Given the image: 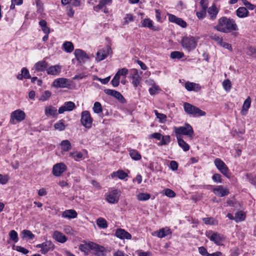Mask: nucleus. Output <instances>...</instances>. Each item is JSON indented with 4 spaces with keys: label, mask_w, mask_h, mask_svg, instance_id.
<instances>
[{
    "label": "nucleus",
    "mask_w": 256,
    "mask_h": 256,
    "mask_svg": "<svg viewBox=\"0 0 256 256\" xmlns=\"http://www.w3.org/2000/svg\"><path fill=\"white\" fill-rule=\"evenodd\" d=\"M214 28L218 32L228 33L238 30V26L232 18L222 16L218 19V24L214 26Z\"/></svg>",
    "instance_id": "obj_1"
},
{
    "label": "nucleus",
    "mask_w": 256,
    "mask_h": 256,
    "mask_svg": "<svg viewBox=\"0 0 256 256\" xmlns=\"http://www.w3.org/2000/svg\"><path fill=\"white\" fill-rule=\"evenodd\" d=\"M197 42L198 40L194 36H184L182 40V45L184 48L190 52L196 48Z\"/></svg>",
    "instance_id": "obj_2"
},
{
    "label": "nucleus",
    "mask_w": 256,
    "mask_h": 256,
    "mask_svg": "<svg viewBox=\"0 0 256 256\" xmlns=\"http://www.w3.org/2000/svg\"><path fill=\"white\" fill-rule=\"evenodd\" d=\"M175 133L176 136L180 134L186 135L192 139L194 135V130L192 126L188 124H186L184 126L175 128Z\"/></svg>",
    "instance_id": "obj_3"
},
{
    "label": "nucleus",
    "mask_w": 256,
    "mask_h": 256,
    "mask_svg": "<svg viewBox=\"0 0 256 256\" xmlns=\"http://www.w3.org/2000/svg\"><path fill=\"white\" fill-rule=\"evenodd\" d=\"M184 108L186 113L194 116H203L206 114L204 112L188 102L184 104Z\"/></svg>",
    "instance_id": "obj_4"
},
{
    "label": "nucleus",
    "mask_w": 256,
    "mask_h": 256,
    "mask_svg": "<svg viewBox=\"0 0 256 256\" xmlns=\"http://www.w3.org/2000/svg\"><path fill=\"white\" fill-rule=\"evenodd\" d=\"M92 118L90 112L88 110H84L81 113L80 122L86 128L90 129L92 126Z\"/></svg>",
    "instance_id": "obj_5"
},
{
    "label": "nucleus",
    "mask_w": 256,
    "mask_h": 256,
    "mask_svg": "<svg viewBox=\"0 0 256 256\" xmlns=\"http://www.w3.org/2000/svg\"><path fill=\"white\" fill-rule=\"evenodd\" d=\"M214 163L216 168L222 174L227 178H229L228 168L221 159L216 158L214 160Z\"/></svg>",
    "instance_id": "obj_6"
},
{
    "label": "nucleus",
    "mask_w": 256,
    "mask_h": 256,
    "mask_svg": "<svg viewBox=\"0 0 256 256\" xmlns=\"http://www.w3.org/2000/svg\"><path fill=\"white\" fill-rule=\"evenodd\" d=\"M37 248H40V252L42 254H46L48 252L52 251L55 246L52 242L50 240H46L40 244H38L36 246Z\"/></svg>",
    "instance_id": "obj_7"
},
{
    "label": "nucleus",
    "mask_w": 256,
    "mask_h": 256,
    "mask_svg": "<svg viewBox=\"0 0 256 256\" xmlns=\"http://www.w3.org/2000/svg\"><path fill=\"white\" fill-rule=\"evenodd\" d=\"M26 114L24 112L20 110H17L12 112L10 115V122L14 124V120L18 122H22L24 120Z\"/></svg>",
    "instance_id": "obj_8"
},
{
    "label": "nucleus",
    "mask_w": 256,
    "mask_h": 256,
    "mask_svg": "<svg viewBox=\"0 0 256 256\" xmlns=\"http://www.w3.org/2000/svg\"><path fill=\"white\" fill-rule=\"evenodd\" d=\"M206 236L211 241H212L218 246L221 245V242L224 239V236L218 232H209L206 234Z\"/></svg>",
    "instance_id": "obj_9"
},
{
    "label": "nucleus",
    "mask_w": 256,
    "mask_h": 256,
    "mask_svg": "<svg viewBox=\"0 0 256 256\" xmlns=\"http://www.w3.org/2000/svg\"><path fill=\"white\" fill-rule=\"evenodd\" d=\"M66 170V166L62 162L54 164L52 168V174L56 176H60Z\"/></svg>",
    "instance_id": "obj_10"
},
{
    "label": "nucleus",
    "mask_w": 256,
    "mask_h": 256,
    "mask_svg": "<svg viewBox=\"0 0 256 256\" xmlns=\"http://www.w3.org/2000/svg\"><path fill=\"white\" fill-rule=\"evenodd\" d=\"M76 60L80 63H84L89 59V56L86 52L82 50L76 49L74 52Z\"/></svg>",
    "instance_id": "obj_11"
},
{
    "label": "nucleus",
    "mask_w": 256,
    "mask_h": 256,
    "mask_svg": "<svg viewBox=\"0 0 256 256\" xmlns=\"http://www.w3.org/2000/svg\"><path fill=\"white\" fill-rule=\"evenodd\" d=\"M104 92L106 94L112 96L116 98L121 103L124 104L126 102V100H125L123 96L118 91L110 89H106L104 90Z\"/></svg>",
    "instance_id": "obj_12"
},
{
    "label": "nucleus",
    "mask_w": 256,
    "mask_h": 256,
    "mask_svg": "<svg viewBox=\"0 0 256 256\" xmlns=\"http://www.w3.org/2000/svg\"><path fill=\"white\" fill-rule=\"evenodd\" d=\"M130 78L132 80V84L134 87H137L140 84L142 78L138 74V70L136 68L130 70Z\"/></svg>",
    "instance_id": "obj_13"
},
{
    "label": "nucleus",
    "mask_w": 256,
    "mask_h": 256,
    "mask_svg": "<svg viewBox=\"0 0 256 256\" xmlns=\"http://www.w3.org/2000/svg\"><path fill=\"white\" fill-rule=\"evenodd\" d=\"M112 52L111 48L110 46H107L106 50H100L96 53V60L98 61H101L105 59L107 56Z\"/></svg>",
    "instance_id": "obj_14"
},
{
    "label": "nucleus",
    "mask_w": 256,
    "mask_h": 256,
    "mask_svg": "<svg viewBox=\"0 0 256 256\" xmlns=\"http://www.w3.org/2000/svg\"><path fill=\"white\" fill-rule=\"evenodd\" d=\"M52 86L55 88H68L70 84L68 80L66 78H58L52 82Z\"/></svg>",
    "instance_id": "obj_15"
},
{
    "label": "nucleus",
    "mask_w": 256,
    "mask_h": 256,
    "mask_svg": "<svg viewBox=\"0 0 256 256\" xmlns=\"http://www.w3.org/2000/svg\"><path fill=\"white\" fill-rule=\"evenodd\" d=\"M76 108L75 104L72 102H67L64 103V104L60 106L58 112L59 114H63L66 111H72Z\"/></svg>",
    "instance_id": "obj_16"
},
{
    "label": "nucleus",
    "mask_w": 256,
    "mask_h": 256,
    "mask_svg": "<svg viewBox=\"0 0 256 256\" xmlns=\"http://www.w3.org/2000/svg\"><path fill=\"white\" fill-rule=\"evenodd\" d=\"M212 192L216 195L220 197L227 196L229 194L228 190L226 188H224L222 185L214 188Z\"/></svg>",
    "instance_id": "obj_17"
},
{
    "label": "nucleus",
    "mask_w": 256,
    "mask_h": 256,
    "mask_svg": "<svg viewBox=\"0 0 256 256\" xmlns=\"http://www.w3.org/2000/svg\"><path fill=\"white\" fill-rule=\"evenodd\" d=\"M118 190H114L112 191L108 194L106 196V200L110 204H114L118 202L119 198L118 196Z\"/></svg>",
    "instance_id": "obj_18"
},
{
    "label": "nucleus",
    "mask_w": 256,
    "mask_h": 256,
    "mask_svg": "<svg viewBox=\"0 0 256 256\" xmlns=\"http://www.w3.org/2000/svg\"><path fill=\"white\" fill-rule=\"evenodd\" d=\"M169 20L170 22H174L182 28H186L187 26L186 23L182 18L176 17L173 14H170L168 16Z\"/></svg>",
    "instance_id": "obj_19"
},
{
    "label": "nucleus",
    "mask_w": 256,
    "mask_h": 256,
    "mask_svg": "<svg viewBox=\"0 0 256 256\" xmlns=\"http://www.w3.org/2000/svg\"><path fill=\"white\" fill-rule=\"evenodd\" d=\"M52 238L56 241L60 243H64L68 240V238L62 232L56 230L54 232Z\"/></svg>",
    "instance_id": "obj_20"
},
{
    "label": "nucleus",
    "mask_w": 256,
    "mask_h": 256,
    "mask_svg": "<svg viewBox=\"0 0 256 256\" xmlns=\"http://www.w3.org/2000/svg\"><path fill=\"white\" fill-rule=\"evenodd\" d=\"M172 234L170 230L168 227H166L160 229L159 230L156 231L153 234L160 238H164Z\"/></svg>",
    "instance_id": "obj_21"
},
{
    "label": "nucleus",
    "mask_w": 256,
    "mask_h": 256,
    "mask_svg": "<svg viewBox=\"0 0 256 256\" xmlns=\"http://www.w3.org/2000/svg\"><path fill=\"white\" fill-rule=\"evenodd\" d=\"M115 235L118 238L121 239L126 238L130 240L132 238L131 234L123 229H118L116 232Z\"/></svg>",
    "instance_id": "obj_22"
},
{
    "label": "nucleus",
    "mask_w": 256,
    "mask_h": 256,
    "mask_svg": "<svg viewBox=\"0 0 256 256\" xmlns=\"http://www.w3.org/2000/svg\"><path fill=\"white\" fill-rule=\"evenodd\" d=\"M184 87L188 91L198 92L201 89L199 84L189 82H186Z\"/></svg>",
    "instance_id": "obj_23"
},
{
    "label": "nucleus",
    "mask_w": 256,
    "mask_h": 256,
    "mask_svg": "<svg viewBox=\"0 0 256 256\" xmlns=\"http://www.w3.org/2000/svg\"><path fill=\"white\" fill-rule=\"evenodd\" d=\"M48 66V64L45 60H40L36 62L34 68L37 72H44Z\"/></svg>",
    "instance_id": "obj_24"
},
{
    "label": "nucleus",
    "mask_w": 256,
    "mask_h": 256,
    "mask_svg": "<svg viewBox=\"0 0 256 256\" xmlns=\"http://www.w3.org/2000/svg\"><path fill=\"white\" fill-rule=\"evenodd\" d=\"M218 12L219 10L216 5L213 4L212 6L210 7L208 10V12L210 17V19L212 20H215L216 18Z\"/></svg>",
    "instance_id": "obj_25"
},
{
    "label": "nucleus",
    "mask_w": 256,
    "mask_h": 256,
    "mask_svg": "<svg viewBox=\"0 0 256 256\" xmlns=\"http://www.w3.org/2000/svg\"><path fill=\"white\" fill-rule=\"evenodd\" d=\"M142 27H147L150 29L154 30H158L159 28L153 25V22L150 18H145L142 22Z\"/></svg>",
    "instance_id": "obj_26"
},
{
    "label": "nucleus",
    "mask_w": 256,
    "mask_h": 256,
    "mask_svg": "<svg viewBox=\"0 0 256 256\" xmlns=\"http://www.w3.org/2000/svg\"><path fill=\"white\" fill-rule=\"evenodd\" d=\"M78 216L77 212L74 210H66L62 213V216L68 219L76 218Z\"/></svg>",
    "instance_id": "obj_27"
},
{
    "label": "nucleus",
    "mask_w": 256,
    "mask_h": 256,
    "mask_svg": "<svg viewBox=\"0 0 256 256\" xmlns=\"http://www.w3.org/2000/svg\"><path fill=\"white\" fill-rule=\"evenodd\" d=\"M61 71V66L59 65H55L49 67L46 70L48 74L57 75Z\"/></svg>",
    "instance_id": "obj_28"
},
{
    "label": "nucleus",
    "mask_w": 256,
    "mask_h": 256,
    "mask_svg": "<svg viewBox=\"0 0 256 256\" xmlns=\"http://www.w3.org/2000/svg\"><path fill=\"white\" fill-rule=\"evenodd\" d=\"M92 250H94L95 254L96 256H104L105 248L101 246L94 243Z\"/></svg>",
    "instance_id": "obj_29"
},
{
    "label": "nucleus",
    "mask_w": 256,
    "mask_h": 256,
    "mask_svg": "<svg viewBox=\"0 0 256 256\" xmlns=\"http://www.w3.org/2000/svg\"><path fill=\"white\" fill-rule=\"evenodd\" d=\"M249 12L245 7H240L236 10V14L240 18H246L248 16Z\"/></svg>",
    "instance_id": "obj_30"
},
{
    "label": "nucleus",
    "mask_w": 256,
    "mask_h": 256,
    "mask_svg": "<svg viewBox=\"0 0 256 256\" xmlns=\"http://www.w3.org/2000/svg\"><path fill=\"white\" fill-rule=\"evenodd\" d=\"M94 242H90L88 244H80L79 246V249L86 254H88L90 250L92 249Z\"/></svg>",
    "instance_id": "obj_31"
},
{
    "label": "nucleus",
    "mask_w": 256,
    "mask_h": 256,
    "mask_svg": "<svg viewBox=\"0 0 256 256\" xmlns=\"http://www.w3.org/2000/svg\"><path fill=\"white\" fill-rule=\"evenodd\" d=\"M16 78L18 80H22L23 78L28 79L31 78V77L28 70L26 68H23L21 70V74H18L16 76Z\"/></svg>",
    "instance_id": "obj_32"
},
{
    "label": "nucleus",
    "mask_w": 256,
    "mask_h": 256,
    "mask_svg": "<svg viewBox=\"0 0 256 256\" xmlns=\"http://www.w3.org/2000/svg\"><path fill=\"white\" fill-rule=\"evenodd\" d=\"M45 114L46 116H51L55 117L57 116V110L56 108L50 106L46 108L44 110Z\"/></svg>",
    "instance_id": "obj_33"
},
{
    "label": "nucleus",
    "mask_w": 256,
    "mask_h": 256,
    "mask_svg": "<svg viewBox=\"0 0 256 256\" xmlns=\"http://www.w3.org/2000/svg\"><path fill=\"white\" fill-rule=\"evenodd\" d=\"M178 142L179 146L182 148L184 152L188 151L190 150V146L186 143L180 136H176Z\"/></svg>",
    "instance_id": "obj_34"
},
{
    "label": "nucleus",
    "mask_w": 256,
    "mask_h": 256,
    "mask_svg": "<svg viewBox=\"0 0 256 256\" xmlns=\"http://www.w3.org/2000/svg\"><path fill=\"white\" fill-rule=\"evenodd\" d=\"M251 103L250 98L248 97L247 98L245 101L244 102V103L242 106V110L241 111V114L242 115H246L248 111V108L250 107Z\"/></svg>",
    "instance_id": "obj_35"
},
{
    "label": "nucleus",
    "mask_w": 256,
    "mask_h": 256,
    "mask_svg": "<svg viewBox=\"0 0 256 256\" xmlns=\"http://www.w3.org/2000/svg\"><path fill=\"white\" fill-rule=\"evenodd\" d=\"M61 149L64 152H68L72 148V145L68 140H64L60 143Z\"/></svg>",
    "instance_id": "obj_36"
},
{
    "label": "nucleus",
    "mask_w": 256,
    "mask_h": 256,
    "mask_svg": "<svg viewBox=\"0 0 256 256\" xmlns=\"http://www.w3.org/2000/svg\"><path fill=\"white\" fill-rule=\"evenodd\" d=\"M62 48L64 50L68 52H72L74 49V46L72 43L70 42H66L62 44Z\"/></svg>",
    "instance_id": "obj_37"
},
{
    "label": "nucleus",
    "mask_w": 256,
    "mask_h": 256,
    "mask_svg": "<svg viewBox=\"0 0 256 256\" xmlns=\"http://www.w3.org/2000/svg\"><path fill=\"white\" fill-rule=\"evenodd\" d=\"M246 218V214L242 211H238L235 214L234 220L238 222L243 221Z\"/></svg>",
    "instance_id": "obj_38"
},
{
    "label": "nucleus",
    "mask_w": 256,
    "mask_h": 256,
    "mask_svg": "<svg viewBox=\"0 0 256 256\" xmlns=\"http://www.w3.org/2000/svg\"><path fill=\"white\" fill-rule=\"evenodd\" d=\"M129 153L132 158L135 160H140L142 158L140 154L136 150H130Z\"/></svg>",
    "instance_id": "obj_39"
},
{
    "label": "nucleus",
    "mask_w": 256,
    "mask_h": 256,
    "mask_svg": "<svg viewBox=\"0 0 256 256\" xmlns=\"http://www.w3.org/2000/svg\"><path fill=\"white\" fill-rule=\"evenodd\" d=\"M94 112L96 114H100L102 112V108L101 104L98 102H96L94 103L92 108Z\"/></svg>",
    "instance_id": "obj_40"
},
{
    "label": "nucleus",
    "mask_w": 256,
    "mask_h": 256,
    "mask_svg": "<svg viewBox=\"0 0 256 256\" xmlns=\"http://www.w3.org/2000/svg\"><path fill=\"white\" fill-rule=\"evenodd\" d=\"M96 224L98 226L102 228H106L108 227L106 220L102 218H99L97 219Z\"/></svg>",
    "instance_id": "obj_41"
},
{
    "label": "nucleus",
    "mask_w": 256,
    "mask_h": 256,
    "mask_svg": "<svg viewBox=\"0 0 256 256\" xmlns=\"http://www.w3.org/2000/svg\"><path fill=\"white\" fill-rule=\"evenodd\" d=\"M161 140L158 143V146L166 145L170 142V137L168 135L162 136Z\"/></svg>",
    "instance_id": "obj_42"
},
{
    "label": "nucleus",
    "mask_w": 256,
    "mask_h": 256,
    "mask_svg": "<svg viewBox=\"0 0 256 256\" xmlns=\"http://www.w3.org/2000/svg\"><path fill=\"white\" fill-rule=\"evenodd\" d=\"M66 126L63 122L62 120H60L54 124L55 130L62 131L65 130Z\"/></svg>",
    "instance_id": "obj_43"
},
{
    "label": "nucleus",
    "mask_w": 256,
    "mask_h": 256,
    "mask_svg": "<svg viewBox=\"0 0 256 256\" xmlns=\"http://www.w3.org/2000/svg\"><path fill=\"white\" fill-rule=\"evenodd\" d=\"M10 240L13 241L14 243L18 242V234L14 230H12L9 232Z\"/></svg>",
    "instance_id": "obj_44"
},
{
    "label": "nucleus",
    "mask_w": 256,
    "mask_h": 256,
    "mask_svg": "<svg viewBox=\"0 0 256 256\" xmlns=\"http://www.w3.org/2000/svg\"><path fill=\"white\" fill-rule=\"evenodd\" d=\"M150 195L147 193H140L137 195V198L140 201H145L149 200Z\"/></svg>",
    "instance_id": "obj_45"
},
{
    "label": "nucleus",
    "mask_w": 256,
    "mask_h": 256,
    "mask_svg": "<svg viewBox=\"0 0 256 256\" xmlns=\"http://www.w3.org/2000/svg\"><path fill=\"white\" fill-rule=\"evenodd\" d=\"M210 38H211V40H214L216 42L218 45H220V43H222L223 40L222 38V36H220L218 34H212L210 36Z\"/></svg>",
    "instance_id": "obj_46"
},
{
    "label": "nucleus",
    "mask_w": 256,
    "mask_h": 256,
    "mask_svg": "<svg viewBox=\"0 0 256 256\" xmlns=\"http://www.w3.org/2000/svg\"><path fill=\"white\" fill-rule=\"evenodd\" d=\"M184 56V54L182 52L178 51H174L170 53V58L172 59H180Z\"/></svg>",
    "instance_id": "obj_47"
},
{
    "label": "nucleus",
    "mask_w": 256,
    "mask_h": 256,
    "mask_svg": "<svg viewBox=\"0 0 256 256\" xmlns=\"http://www.w3.org/2000/svg\"><path fill=\"white\" fill-rule=\"evenodd\" d=\"M154 112L158 118L159 119L160 122H164L166 120V114L159 113L156 110H154Z\"/></svg>",
    "instance_id": "obj_48"
},
{
    "label": "nucleus",
    "mask_w": 256,
    "mask_h": 256,
    "mask_svg": "<svg viewBox=\"0 0 256 256\" xmlns=\"http://www.w3.org/2000/svg\"><path fill=\"white\" fill-rule=\"evenodd\" d=\"M22 234L23 238H28L29 239L32 240L34 238V235L29 230H23Z\"/></svg>",
    "instance_id": "obj_49"
},
{
    "label": "nucleus",
    "mask_w": 256,
    "mask_h": 256,
    "mask_svg": "<svg viewBox=\"0 0 256 256\" xmlns=\"http://www.w3.org/2000/svg\"><path fill=\"white\" fill-rule=\"evenodd\" d=\"M222 86L226 92H229L232 87L230 81L229 80H224L222 82Z\"/></svg>",
    "instance_id": "obj_50"
},
{
    "label": "nucleus",
    "mask_w": 256,
    "mask_h": 256,
    "mask_svg": "<svg viewBox=\"0 0 256 256\" xmlns=\"http://www.w3.org/2000/svg\"><path fill=\"white\" fill-rule=\"evenodd\" d=\"M106 4L101 0L97 6L94 7V10L96 12H98L100 10H102Z\"/></svg>",
    "instance_id": "obj_51"
},
{
    "label": "nucleus",
    "mask_w": 256,
    "mask_h": 256,
    "mask_svg": "<svg viewBox=\"0 0 256 256\" xmlns=\"http://www.w3.org/2000/svg\"><path fill=\"white\" fill-rule=\"evenodd\" d=\"M206 10L202 9L200 11L196 12V15L200 20L204 19L206 17Z\"/></svg>",
    "instance_id": "obj_52"
},
{
    "label": "nucleus",
    "mask_w": 256,
    "mask_h": 256,
    "mask_svg": "<svg viewBox=\"0 0 256 256\" xmlns=\"http://www.w3.org/2000/svg\"><path fill=\"white\" fill-rule=\"evenodd\" d=\"M164 194L169 198H174L176 196V193L170 188H166L164 190Z\"/></svg>",
    "instance_id": "obj_53"
},
{
    "label": "nucleus",
    "mask_w": 256,
    "mask_h": 256,
    "mask_svg": "<svg viewBox=\"0 0 256 256\" xmlns=\"http://www.w3.org/2000/svg\"><path fill=\"white\" fill-rule=\"evenodd\" d=\"M242 2L247 10H253L255 8V5L250 4L247 0H244Z\"/></svg>",
    "instance_id": "obj_54"
},
{
    "label": "nucleus",
    "mask_w": 256,
    "mask_h": 256,
    "mask_svg": "<svg viewBox=\"0 0 256 256\" xmlns=\"http://www.w3.org/2000/svg\"><path fill=\"white\" fill-rule=\"evenodd\" d=\"M160 90V88L158 86L154 85L152 88H150L149 92L151 95H154L158 92V91Z\"/></svg>",
    "instance_id": "obj_55"
},
{
    "label": "nucleus",
    "mask_w": 256,
    "mask_h": 256,
    "mask_svg": "<svg viewBox=\"0 0 256 256\" xmlns=\"http://www.w3.org/2000/svg\"><path fill=\"white\" fill-rule=\"evenodd\" d=\"M51 96V92L48 90L45 91L42 94L40 100L42 101L46 100Z\"/></svg>",
    "instance_id": "obj_56"
},
{
    "label": "nucleus",
    "mask_w": 256,
    "mask_h": 256,
    "mask_svg": "<svg viewBox=\"0 0 256 256\" xmlns=\"http://www.w3.org/2000/svg\"><path fill=\"white\" fill-rule=\"evenodd\" d=\"M128 176V174L122 170H118L117 171V176L120 180H124Z\"/></svg>",
    "instance_id": "obj_57"
},
{
    "label": "nucleus",
    "mask_w": 256,
    "mask_h": 256,
    "mask_svg": "<svg viewBox=\"0 0 256 256\" xmlns=\"http://www.w3.org/2000/svg\"><path fill=\"white\" fill-rule=\"evenodd\" d=\"M8 176L7 175L0 174V184H6L8 181Z\"/></svg>",
    "instance_id": "obj_58"
},
{
    "label": "nucleus",
    "mask_w": 256,
    "mask_h": 256,
    "mask_svg": "<svg viewBox=\"0 0 256 256\" xmlns=\"http://www.w3.org/2000/svg\"><path fill=\"white\" fill-rule=\"evenodd\" d=\"M220 46L226 48L230 51L232 52V45L228 43L222 41V43L220 44Z\"/></svg>",
    "instance_id": "obj_59"
},
{
    "label": "nucleus",
    "mask_w": 256,
    "mask_h": 256,
    "mask_svg": "<svg viewBox=\"0 0 256 256\" xmlns=\"http://www.w3.org/2000/svg\"><path fill=\"white\" fill-rule=\"evenodd\" d=\"M212 180L216 182H222L221 176L218 174H215L212 177Z\"/></svg>",
    "instance_id": "obj_60"
},
{
    "label": "nucleus",
    "mask_w": 256,
    "mask_h": 256,
    "mask_svg": "<svg viewBox=\"0 0 256 256\" xmlns=\"http://www.w3.org/2000/svg\"><path fill=\"white\" fill-rule=\"evenodd\" d=\"M200 4L202 9L204 10H207L208 7V0H201L200 2Z\"/></svg>",
    "instance_id": "obj_61"
},
{
    "label": "nucleus",
    "mask_w": 256,
    "mask_h": 256,
    "mask_svg": "<svg viewBox=\"0 0 256 256\" xmlns=\"http://www.w3.org/2000/svg\"><path fill=\"white\" fill-rule=\"evenodd\" d=\"M202 220L206 224H214V220L212 218H203Z\"/></svg>",
    "instance_id": "obj_62"
},
{
    "label": "nucleus",
    "mask_w": 256,
    "mask_h": 256,
    "mask_svg": "<svg viewBox=\"0 0 256 256\" xmlns=\"http://www.w3.org/2000/svg\"><path fill=\"white\" fill-rule=\"evenodd\" d=\"M128 70L127 68H122L119 70L117 72L120 76H122L126 77V74H128Z\"/></svg>",
    "instance_id": "obj_63"
},
{
    "label": "nucleus",
    "mask_w": 256,
    "mask_h": 256,
    "mask_svg": "<svg viewBox=\"0 0 256 256\" xmlns=\"http://www.w3.org/2000/svg\"><path fill=\"white\" fill-rule=\"evenodd\" d=\"M246 177L248 179L249 182L252 184H256V178L252 176L251 174H246Z\"/></svg>",
    "instance_id": "obj_64"
}]
</instances>
